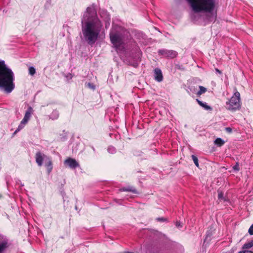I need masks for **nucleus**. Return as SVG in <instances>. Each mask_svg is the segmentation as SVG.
Returning <instances> with one entry per match:
<instances>
[{"label":"nucleus","instance_id":"7c9ffc66","mask_svg":"<svg viewBox=\"0 0 253 253\" xmlns=\"http://www.w3.org/2000/svg\"><path fill=\"white\" fill-rule=\"evenodd\" d=\"M108 150L109 152L111 151L112 153H113L115 151V149L114 148H109Z\"/></svg>","mask_w":253,"mask_h":253},{"label":"nucleus","instance_id":"412c9836","mask_svg":"<svg viewBox=\"0 0 253 253\" xmlns=\"http://www.w3.org/2000/svg\"><path fill=\"white\" fill-rule=\"evenodd\" d=\"M24 127V126L20 123V124L19 125V126H18V128H17V129L14 132V134H16L17 132H18L19 130H20Z\"/></svg>","mask_w":253,"mask_h":253},{"label":"nucleus","instance_id":"b1692460","mask_svg":"<svg viewBox=\"0 0 253 253\" xmlns=\"http://www.w3.org/2000/svg\"><path fill=\"white\" fill-rule=\"evenodd\" d=\"M249 233L250 235H253V224L251 225L249 229Z\"/></svg>","mask_w":253,"mask_h":253},{"label":"nucleus","instance_id":"aec40b11","mask_svg":"<svg viewBox=\"0 0 253 253\" xmlns=\"http://www.w3.org/2000/svg\"><path fill=\"white\" fill-rule=\"evenodd\" d=\"M192 160H193V162H194V164H195V165L197 167H199L198 159L197 158V157H196L195 156L193 155H192Z\"/></svg>","mask_w":253,"mask_h":253},{"label":"nucleus","instance_id":"9d476101","mask_svg":"<svg viewBox=\"0 0 253 253\" xmlns=\"http://www.w3.org/2000/svg\"><path fill=\"white\" fill-rule=\"evenodd\" d=\"M46 157L44 154H42L40 152H38L36 154V161L38 166H42L43 158Z\"/></svg>","mask_w":253,"mask_h":253},{"label":"nucleus","instance_id":"c756f323","mask_svg":"<svg viewBox=\"0 0 253 253\" xmlns=\"http://www.w3.org/2000/svg\"><path fill=\"white\" fill-rule=\"evenodd\" d=\"M233 169H235V170H239V165H238V164L236 165L233 167Z\"/></svg>","mask_w":253,"mask_h":253},{"label":"nucleus","instance_id":"4468645a","mask_svg":"<svg viewBox=\"0 0 253 253\" xmlns=\"http://www.w3.org/2000/svg\"><path fill=\"white\" fill-rule=\"evenodd\" d=\"M47 159L48 161L45 163V166L47 168L48 173H49L52 169V163L49 158H47Z\"/></svg>","mask_w":253,"mask_h":253},{"label":"nucleus","instance_id":"9b49d317","mask_svg":"<svg viewBox=\"0 0 253 253\" xmlns=\"http://www.w3.org/2000/svg\"><path fill=\"white\" fill-rule=\"evenodd\" d=\"M33 108L31 106H29L28 107L27 110L26 111V113L25 114L23 119H24L26 120H27V121H28L31 117V115L33 113Z\"/></svg>","mask_w":253,"mask_h":253},{"label":"nucleus","instance_id":"f3484780","mask_svg":"<svg viewBox=\"0 0 253 253\" xmlns=\"http://www.w3.org/2000/svg\"><path fill=\"white\" fill-rule=\"evenodd\" d=\"M207 91V88L203 86H199V90L197 92V95L200 96L201 94L205 93Z\"/></svg>","mask_w":253,"mask_h":253},{"label":"nucleus","instance_id":"f704fd0d","mask_svg":"<svg viewBox=\"0 0 253 253\" xmlns=\"http://www.w3.org/2000/svg\"><path fill=\"white\" fill-rule=\"evenodd\" d=\"M103 12H105L106 14H107V12H106V11H101V13H100V15H102V13H103Z\"/></svg>","mask_w":253,"mask_h":253},{"label":"nucleus","instance_id":"6ab92c4d","mask_svg":"<svg viewBox=\"0 0 253 253\" xmlns=\"http://www.w3.org/2000/svg\"><path fill=\"white\" fill-rule=\"evenodd\" d=\"M36 73V69L33 67L29 68V74L32 76L34 75Z\"/></svg>","mask_w":253,"mask_h":253},{"label":"nucleus","instance_id":"4be33fe9","mask_svg":"<svg viewBox=\"0 0 253 253\" xmlns=\"http://www.w3.org/2000/svg\"><path fill=\"white\" fill-rule=\"evenodd\" d=\"M87 85L88 87H89L90 88H91L93 90L95 89V86L93 84H91L90 83H87Z\"/></svg>","mask_w":253,"mask_h":253},{"label":"nucleus","instance_id":"423d86ee","mask_svg":"<svg viewBox=\"0 0 253 253\" xmlns=\"http://www.w3.org/2000/svg\"><path fill=\"white\" fill-rule=\"evenodd\" d=\"M14 87L13 80H0V89L7 93H10Z\"/></svg>","mask_w":253,"mask_h":253},{"label":"nucleus","instance_id":"ddd939ff","mask_svg":"<svg viewBox=\"0 0 253 253\" xmlns=\"http://www.w3.org/2000/svg\"><path fill=\"white\" fill-rule=\"evenodd\" d=\"M196 101L200 106L204 108L205 110H211L212 109L211 108L210 106L208 105L206 103H203L198 99H196Z\"/></svg>","mask_w":253,"mask_h":253},{"label":"nucleus","instance_id":"7ed1b4c3","mask_svg":"<svg viewBox=\"0 0 253 253\" xmlns=\"http://www.w3.org/2000/svg\"><path fill=\"white\" fill-rule=\"evenodd\" d=\"M124 33L121 27L114 26L110 33L111 42L117 49L124 48Z\"/></svg>","mask_w":253,"mask_h":253},{"label":"nucleus","instance_id":"a878e982","mask_svg":"<svg viewBox=\"0 0 253 253\" xmlns=\"http://www.w3.org/2000/svg\"><path fill=\"white\" fill-rule=\"evenodd\" d=\"M225 130L228 133H231L232 131V129L230 127H227L225 128Z\"/></svg>","mask_w":253,"mask_h":253},{"label":"nucleus","instance_id":"72a5a7b5","mask_svg":"<svg viewBox=\"0 0 253 253\" xmlns=\"http://www.w3.org/2000/svg\"><path fill=\"white\" fill-rule=\"evenodd\" d=\"M216 71L219 73H220V71L217 69H216Z\"/></svg>","mask_w":253,"mask_h":253},{"label":"nucleus","instance_id":"1a4fd4ad","mask_svg":"<svg viewBox=\"0 0 253 253\" xmlns=\"http://www.w3.org/2000/svg\"><path fill=\"white\" fill-rule=\"evenodd\" d=\"M65 164L68 165L71 169H76L80 166L79 164L75 159L69 158L65 161Z\"/></svg>","mask_w":253,"mask_h":253},{"label":"nucleus","instance_id":"dca6fc26","mask_svg":"<svg viewBox=\"0 0 253 253\" xmlns=\"http://www.w3.org/2000/svg\"><path fill=\"white\" fill-rule=\"evenodd\" d=\"M252 247H253V240L245 244L243 246L242 249L246 250L247 249H250Z\"/></svg>","mask_w":253,"mask_h":253},{"label":"nucleus","instance_id":"f8f14e48","mask_svg":"<svg viewBox=\"0 0 253 253\" xmlns=\"http://www.w3.org/2000/svg\"><path fill=\"white\" fill-rule=\"evenodd\" d=\"M155 79H162L163 74L162 71L159 68H156L154 71Z\"/></svg>","mask_w":253,"mask_h":253},{"label":"nucleus","instance_id":"2f4dec72","mask_svg":"<svg viewBox=\"0 0 253 253\" xmlns=\"http://www.w3.org/2000/svg\"><path fill=\"white\" fill-rule=\"evenodd\" d=\"M175 225L177 227H181L182 226V225H181L180 222H178V221L176 222Z\"/></svg>","mask_w":253,"mask_h":253},{"label":"nucleus","instance_id":"bb28decb","mask_svg":"<svg viewBox=\"0 0 253 253\" xmlns=\"http://www.w3.org/2000/svg\"><path fill=\"white\" fill-rule=\"evenodd\" d=\"M156 219L157 221H166L167 220L166 218L163 217H158Z\"/></svg>","mask_w":253,"mask_h":253},{"label":"nucleus","instance_id":"5701e85b","mask_svg":"<svg viewBox=\"0 0 253 253\" xmlns=\"http://www.w3.org/2000/svg\"><path fill=\"white\" fill-rule=\"evenodd\" d=\"M55 116L54 119L57 118L58 117L59 114L58 113V112L56 111H54L52 112L51 116Z\"/></svg>","mask_w":253,"mask_h":253},{"label":"nucleus","instance_id":"473e14b6","mask_svg":"<svg viewBox=\"0 0 253 253\" xmlns=\"http://www.w3.org/2000/svg\"><path fill=\"white\" fill-rule=\"evenodd\" d=\"M109 26V23H107L106 22V24H105V27H106V28H107Z\"/></svg>","mask_w":253,"mask_h":253},{"label":"nucleus","instance_id":"f257e3e1","mask_svg":"<svg viewBox=\"0 0 253 253\" xmlns=\"http://www.w3.org/2000/svg\"><path fill=\"white\" fill-rule=\"evenodd\" d=\"M82 38L89 45L95 43L99 38L103 24L93 7H88L82 18Z\"/></svg>","mask_w":253,"mask_h":253},{"label":"nucleus","instance_id":"20e7f679","mask_svg":"<svg viewBox=\"0 0 253 253\" xmlns=\"http://www.w3.org/2000/svg\"><path fill=\"white\" fill-rule=\"evenodd\" d=\"M240 94L236 91L232 97L225 104V108L230 111H234L240 108Z\"/></svg>","mask_w":253,"mask_h":253},{"label":"nucleus","instance_id":"a211bd4d","mask_svg":"<svg viewBox=\"0 0 253 253\" xmlns=\"http://www.w3.org/2000/svg\"><path fill=\"white\" fill-rule=\"evenodd\" d=\"M214 143L218 146H221L224 144V141L221 138H217L215 140Z\"/></svg>","mask_w":253,"mask_h":253},{"label":"nucleus","instance_id":"39448f33","mask_svg":"<svg viewBox=\"0 0 253 253\" xmlns=\"http://www.w3.org/2000/svg\"><path fill=\"white\" fill-rule=\"evenodd\" d=\"M14 74L5 64L4 61H0V79H13Z\"/></svg>","mask_w":253,"mask_h":253},{"label":"nucleus","instance_id":"393cba45","mask_svg":"<svg viewBox=\"0 0 253 253\" xmlns=\"http://www.w3.org/2000/svg\"><path fill=\"white\" fill-rule=\"evenodd\" d=\"M238 253H253L251 251L243 250L242 251L239 252Z\"/></svg>","mask_w":253,"mask_h":253},{"label":"nucleus","instance_id":"c85d7f7f","mask_svg":"<svg viewBox=\"0 0 253 253\" xmlns=\"http://www.w3.org/2000/svg\"><path fill=\"white\" fill-rule=\"evenodd\" d=\"M218 198L219 199H221L223 198V194L222 192H218Z\"/></svg>","mask_w":253,"mask_h":253},{"label":"nucleus","instance_id":"cd10ccee","mask_svg":"<svg viewBox=\"0 0 253 253\" xmlns=\"http://www.w3.org/2000/svg\"><path fill=\"white\" fill-rule=\"evenodd\" d=\"M28 121H27L25 119H23V120L21 121L20 123L25 126V125L28 123Z\"/></svg>","mask_w":253,"mask_h":253},{"label":"nucleus","instance_id":"2eb2a0df","mask_svg":"<svg viewBox=\"0 0 253 253\" xmlns=\"http://www.w3.org/2000/svg\"><path fill=\"white\" fill-rule=\"evenodd\" d=\"M122 191H129L132 192L133 193H136L137 190L133 187H124L121 189Z\"/></svg>","mask_w":253,"mask_h":253},{"label":"nucleus","instance_id":"0eeeda50","mask_svg":"<svg viewBox=\"0 0 253 253\" xmlns=\"http://www.w3.org/2000/svg\"><path fill=\"white\" fill-rule=\"evenodd\" d=\"M158 53L160 55H163L165 57H168L170 58H174L177 55V53L176 51L172 50H168L166 49L159 50L158 51Z\"/></svg>","mask_w":253,"mask_h":253},{"label":"nucleus","instance_id":"f03ea898","mask_svg":"<svg viewBox=\"0 0 253 253\" xmlns=\"http://www.w3.org/2000/svg\"><path fill=\"white\" fill-rule=\"evenodd\" d=\"M192 11L194 13L208 12L211 14L209 20L212 21L215 20V16L212 14L215 6L216 0H186Z\"/></svg>","mask_w":253,"mask_h":253},{"label":"nucleus","instance_id":"6e6552de","mask_svg":"<svg viewBox=\"0 0 253 253\" xmlns=\"http://www.w3.org/2000/svg\"><path fill=\"white\" fill-rule=\"evenodd\" d=\"M9 246L8 240L0 236V253H3Z\"/></svg>","mask_w":253,"mask_h":253},{"label":"nucleus","instance_id":"c9c22d12","mask_svg":"<svg viewBox=\"0 0 253 253\" xmlns=\"http://www.w3.org/2000/svg\"><path fill=\"white\" fill-rule=\"evenodd\" d=\"M158 81L159 82H160V81H161L162 80H158Z\"/></svg>","mask_w":253,"mask_h":253}]
</instances>
